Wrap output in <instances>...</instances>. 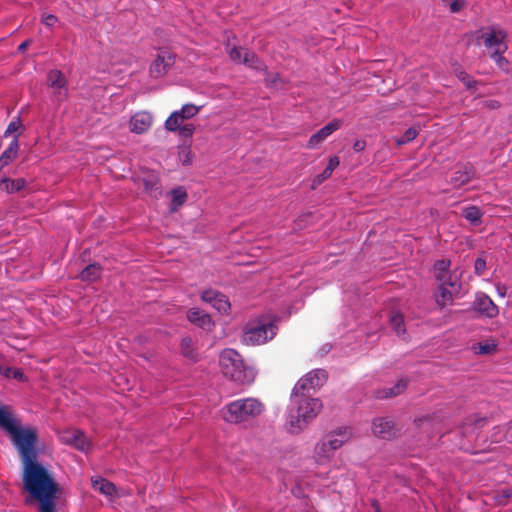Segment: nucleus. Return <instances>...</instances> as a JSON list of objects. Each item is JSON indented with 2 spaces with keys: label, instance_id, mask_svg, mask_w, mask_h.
Segmentation results:
<instances>
[{
  "label": "nucleus",
  "instance_id": "50",
  "mask_svg": "<svg viewBox=\"0 0 512 512\" xmlns=\"http://www.w3.org/2000/svg\"><path fill=\"white\" fill-rule=\"evenodd\" d=\"M5 369H8L9 371L7 372H2L1 375L5 376L6 378H11L12 377V371H13V368L11 367H5Z\"/></svg>",
  "mask_w": 512,
  "mask_h": 512
},
{
  "label": "nucleus",
  "instance_id": "46",
  "mask_svg": "<svg viewBox=\"0 0 512 512\" xmlns=\"http://www.w3.org/2000/svg\"><path fill=\"white\" fill-rule=\"evenodd\" d=\"M56 503L57 502L41 505L38 510L39 512H56Z\"/></svg>",
  "mask_w": 512,
  "mask_h": 512
},
{
  "label": "nucleus",
  "instance_id": "3",
  "mask_svg": "<svg viewBox=\"0 0 512 512\" xmlns=\"http://www.w3.org/2000/svg\"><path fill=\"white\" fill-rule=\"evenodd\" d=\"M0 429L5 431L11 439V442L19 452L20 450L37 444V432L32 427H22L20 422L13 416L9 405L0 403Z\"/></svg>",
  "mask_w": 512,
  "mask_h": 512
},
{
  "label": "nucleus",
  "instance_id": "4",
  "mask_svg": "<svg viewBox=\"0 0 512 512\" xmlns=\"http://www.w3.org/2000/svg\"><path fill=\"white\" fill-rule=\"evenodd\" d=\"M264 409L259 399L246 397L227 403L222 409V417L231 424H245L260 416Z\"/></svg>",
  "mask_w": 512,
  "mask_h": 512
},
{
  "label": "nucleus",
  "instance_id": "23",
  "mask_svg": "<svg viewBox=\"0 0 512 512\" xmlns=\"http://www.w3.org/2000/svg\"><path fill=\"white\" fill-rule=\"evenodd\" d=\"M309 381L310 379L308 378L307 374L300 378L295 384L291 395L296 394L299 397L314 398L313 394L315 391Z\"/></svg>",
  "mask_w": 512,
  "mask_h": 512
},
{
  "label": "nucleus",
  "instance_id": "53",
  "mask_svg": "<svg viewBox=\"0 0 512 512\" xmlns=\"http://www.w3.org/2000/svg\"><path fill=\"white\" fill-rule=\"evenodd\" d=\"M497 290H498V293L500 296H502V297L505 296V292H502L500 287H497Z\"/></svg>",
  "mask_w": 512,
  "mask_h": 512
},
{
  "label": "nucleus",
  "instance_id": "1",
  "mask_svg": "<svg viewBox=\"0 0 512 512\" xmlns=\"http://www.w3.org/2000/svg\"><path fill=\"white\" fill-rule=\"evenodd\" d=\"M23 462L22 483L28 493L26 503H39V506L57 502L59 485L52 472L37 460L36 444L19 451Z\"/></svg>",
  "mask_w": 512,
  "mask_h": 512
},
{
  "label": "nucleus",
  "instance_id": "40",
  "mask_svg": "<svg viewBox=\"0 0 512 512\" xmlns=\"http://www.w3.org/2000/svg\"><path fill=\"white\" fill-rule=\"evenodd\" d=\"M177 131L181 137L190 138L195 132V126L193 124H180Z\"/></svg>",
  "mask_w": 512,
  "mask_h": 512
},
{
  "label": "nucleus",
  "instance_id": "27",
  "mask_svg": "<svg viewBox=\"0 0 512 512\" xmlns=\"http://www.w3.org/2000/svg\"><path fill=\"white\" fill-rule=\"evenodd\" d=\"M307 376L310 379L309 383L315 392L326 383L328 378L327 372L324 369H314L308 372Z\"/></svg>",
  "mask_w": 512,
  "mask_h": 512
},
{
  "label": "nucleus",
  "instance_id": "49",
  "mask_svg": "<svg viewBox=\"0 0 512 512\" xmlns=\"http://www.w3.org/2000/svg\"><path fill=\"white\" fill-rule=\"evenodd\" d=\"M29 44H30V40H25V41H23V42L18 46V50H19L20 52H24V51L27 49V47L29 46Z\"/></svg>",
  "mask_w": 512,
  "mask_h": 512
},
{
  "label": "nucleus",
  "instance_id": "45",
  "mask_svg": "<svg viewBox=\"0 0 512 512\" xmlns=\"http://www.w3.org/2000/svg\"><path fill=\"white\" fill-rule=\"evenodd\" d=\"M465 2L463 0H452L450 4H448L451 12L457 13L461 11V9L464 7Z\"/></svg>",
  "mask_w": 512,
  "mask_h": 512
},
{
  "label": "nucleus",
  "instance_id": "51",
  "mask_svg": "<svg viewBox=\"0 0 512 512\" xmlns=\"http://www.w3.org/2000/svg\"><path fill=\"white\" fill-rule=\"evenodd\" d=\"M484 421H485V419H484V418H482V419H477V420L475 421V423H474V424H475V426H476V428L481 427V426H482V424L484 423Z\"/></svg>",
  "mask_w": 512,
  "mask_h": 512
},
{
  "label": "nucleus",
  "instance_id": "38",
  "mask_svg": "<svg viewBox=\"0 0 512 512\" xmlns=\"http://www.w3.org/2000/svg\"><path fill=\"white\" fill-rule=\"evenodd\" d=\"M246 49H242L239 47H231L227 49V53L229 55V58L236 62V63H242L243 62V54Z\"/></svg>",
  "mask_w": 512,
  "mask_h": 512
},
{
  "label": "nucleus",
  "instance_id": "10",
  "mask_svg": "<svg viewBox=\"0 0 512 512\" xmlns=\"http://www.w3.org/2000/svg\"><path fill=\"white\" fill-rule=\"evenodd\" d=\"M201 300L210 304L220 314L225 315L230 311L231 306L227 296L217 290H204L201 294Z\"/></svg>",
  "mask_w": 512,
  "mask_h": 512
},
{
  "label": "nucleus",
  "instance_id": "31",
  "mask_svg": "<svg viewBox=\"0 0 512 512\" xmlns=\"http://www.w3.org/2000/svg\"><path fill=\"white\" fill-rule=\"evenodd\" d=\"M172 201L170 205L171 211H176L182 206L187 199V192L183 187H176L171 191Z\"/></svg>",
  "mask_w": 512,
  "mask_h": 512
},
{
  "label": "nucleus",
  "instance_id": "32",
  "mask_svg": "<svg viewBox=\"0 0 512 512\" xmlns=\"http://www.w3.org/2000/svg\"><path fill=\"white\" fill-rule=\"evenodd\" d=\"M101 266L97 263L86 266L80 273V278L84 281H95L101 275Z\"/></svg>",
  "mask_w": 512,
  "mask_h": 512
},
{
  "label": "nucleus",
  "instance_id": "39",
  "mask_svg": "<svg viewBox=\"0 0 512 512\" xmlns=\"http://www.w3.org/2000/svg\"><path fill=\"white\" fill-rule=\"evenodd\" d=\"M22 127L20 117H15L7 126L4 136L7 137L15 132H17Z\"/></svg>",
  "mask_w": 512,
  "mask_h": 512
},
{
  "label": "nucleus",
  "instance_id": "28",
  "mask_svg": "<svg viewBox=\"0 0 512 512\" xmlns=\"http://www.w3.org/2000/svg\"><path fill=\"white\" fill-rule=\"evenodd\" d=\"M242 63L247 67L257 71H262L266 68L264 63L257 57V55L250 50L244 51Z\"/></svg>",
  "mask_w": 512,
  "mask_h": 512
},
{
  "label": "nucleus",
  "instance_id": "52",
  "mask_svg": "<svg viewBox=\"0 0 512 512\" xmlns=\"http://www.w3.org/2000/svg\"><path fill=\"white\" fill-rule=\"evenodd\" d=\"M9 371L8 369H5L4 366L0 365V374H2V372H7Z\"/></svg>",
  "mask_w": 512,
  "mask_h": 512
},
{
  "label": "nucleus",
  "instance_id": "8",
  "mask_svg": "<svg viewBox=\"0 0 512 512\" xmlns=\"http://www.w3.org/2000/svg\"><path fill=\"white\" fill-rule=\"evenodd\" d=\"M201 106L192 103L184 104L181 109L175 110L166 119L164 127L167 131L176 132L180 128V124H184L185 120L195 117L201 110Z\"/></svg>",
  "mask_w": 512,
  "mask_h": 512
},
{
  "label": "nucleus",
  "instance_id": "35",
  "mask_svg": "<svg viewBox=\"0 0 512 512\" xmlns=\"http://www.w3.org/2000/svg\"><path fill=\"white\" fill-rule=\"evenodd\" d=\"M390 324L393 327L396 334L400 337H404L406 330L404 327V318L400 313H392L390 315Z\"/></svg>",
  "mask_w": 512,
  "mask_h": 512
},
{
  "label": "nucleus",
  "instance_id": "7",
  "mask_svg": "<svg viewBox=\"0 0 512 512\" xmlns=\"http://www.w3.org/2000/svg\"><path fill=\"white\" fill-rule=\"evenodd\" d=\"M481 40L490 53V57L504 54L508 49L507 33L494 27L488 28L481 34Z\"/></svg>",
  "mask_w": 512,
  "mask_h": 512
},
{
  "label": "nucleus",
  "instance_id": "17",
  "mask_svg": "<svg viewBox=\"0 0 512 512\" xmlns=\"http://www.w3.org/2000/svg\"><path fill=\"white\" fill-rule=\"evenodd\" d=\"M475 175V168L471 164L458 166L450 178V184L454 188H460L469 183Z\"/></svg>",
  "mask_w": 512,
  "mask_h": 512
},
{
  "label": "nucleus",
  "instance_id": "34",
  "mask_svg": "<svg viewBox=\"0 0 512 512\" xmlns=\"http://www.w3.org/2000/svg\"><path fill=\"white\" fill-rule=\"evenodd\" d=\"M181 353L189 360L196 361L197 353L194 349L193 341L190 337H184L180 343Z\"/></svg>",
  "mask_w": 512,
  "mask_h": 512
},
{
  "label": "nucleus",
  "instance_id": "55",
  "mask_svg": "<svg viewBox=\"0 0 512 512\" xmlns=\"http://www.w3.org/2000/svg\"><path fill=\"white\" fill-rule=\"evenodd\" d=\"M5 167L4 165H2V163L0 162V170Z\"/></svg>",
  "mask_w": 512,
  "mask_h": 512
},
{
  "label": "nucleus",
  "instance_id": "19",
  "mask_svg": "<svg viewBox=\"0 0 512 512\" xmlns=\"http://www.w3.org/2000/svg\"><path fill=\"white\" fill-rule=\"evenodd\" d=\"M352 437V431L348 427H339L326 436L325 441L335 451L347 443Z\"/></svg>",
  "mask_w": 512,
  "mask_h": 512
},
{
  "label": "nucleus",
  "instance_id": "14",
  "mask_svg": "<svg viewBox=\"0 0 512 512\" xmlns=\"http://www.w3.org/2000/svg\"><path fill=\"white\" fill-rule=\"evenodd\" d=\"M372 431L376 437L390 440L395 437L397 429L390 418L379 417L373 420Z\"/></svg>",
  "mask_w": 512,
  "mask_h": 512
},
{
  "label": "nucleus",
  "instance_id": "26",
  "mask_svg": "<svg viewBox=\"0 0 512 512\" xmlns=\"http://www.w3.org/2000/svg\"><path fill=\"white\" fill-rule=\"evenodd\" d=\"M335 450L332 449L324 440L319 441L315 446V456L317 462L324 463L329 461L334 455Z\"/></svg>",
  "mask_w": 512,
  "mask_h": 512
},
{
  "label": "nucleus",
  "instance_id": "41",
  "mask_svg": "<svg viewBox=\"0 0 512 512\" xmlns=\"http://www.w3.org/2000/svg\"><path fill=\"white\" fill-rule=\"evenodd\" d=\"M458 79L467 87L473 88L475 86V81L464 71H460L458 73Z\"/></svg>",
  "mask_w": 512,
  "mask_h": 512
},
{
  "label": "nucleus",
  "instance_id": "48",
  "mask_svg": "<svg viewBox=\"0 0 512 512\" xmlns=\"http://www.w3.org/2000/svg\"><path fill=\"white\" fill-rule=\"evenodd\" d=\"M364 148H365L364 141L357 140L353 145V149L355 152H360V151L364 150Z\"/></svg>",
  "mask_w": 512,
  "mask_h": 512
},
{
  "label": "nucleus",
  "instance_id": "5",
  "mask_svg": "<svg viewBox=\"0 0 512 512\" xmlns=\"http://www.w3.org/2000/svg\"><path fill=\"white\" fill-rule=\"evenodd\" d=\"M220 366L225 377L241 384H251L256 376L252 367L245 366L241 355L234 349H224L220 353Z\"/></svg>",
  "mask_w": 512,
  "mask_h": 512
},
{
  "label": "nucleus",
  "instance_id": "9",
  "mask_svg": "<svg viewBox=\"0 0 512 512\" xmlns=\"http://www.w3.org/2000/svg\"><path fill=\"white\" fill-rule=\"evenodd\" d=\"M450 266L451 261L449 259L436 261L433 266L435 278L439 284L449 285L453 289L460 288V281L457 276L452 275Z\"/></svg>",
  "mask_w": 512,
  "mask_h": 512
},
{
  "label": "nucleus",
  "instance_id": "12",
  "mask_svg": "<svg viewBox=\"0 0 512 512\" xmlns=\"http://www.w3.org/2000/svg\"><path fill=\"white\" fill-rule=\"evenodd\" d=\"M47 82L53 89L58 101H62L67 97V80L60 70L54 69L49 71L47 75Z\"/></svg>",
  "mask_w": 512,
  "mask_h": 512
},
{
  "label": "nucleus",
  "instance_id": "37",
  "mask_svg": "<svg viewBox=\"0 0 512 512\" xmlns=\"http://www.w3.org/2000/svg\"><path fill=\"white\" fill-rule=\"evenodd\" d=\"M417 135H418V130L415 127H410L404 132L403 136H401L400 138H398L396 140V143L398 145L407 144V143L413 141L417 137Z\"/></svg>",
  "mask_w": 512,
  "mask_h": 512
},
{
  "label": "nucleus",
  "instance_id": "15",
  "mask_svg": "<svg viewBox=\"0 0 512 512\" xmlns=\"http://www.w3.org/2000/svg\"><path fill=\"white\" fill-rule=\"evenodd\" d=\"M175 57L168 51H161L150 65V74L153 78L164 75L168 68L174 64Z\"/></svg>",
  "mask_w": 512,
  "mask_h": 512
},
{
  "label": "nucleus",
  "instance_id": "42",
  "mask_svg": "<svg viewBox=\"0 0 512 512\" xmlns=\"http://www.w3.org/2000/svg\"><path fill=\"white\" fill-rule=\"evenodd\" d=\"M41 22L47 27H53L58 22V18L54 14H43Z\"/></svg>",
  "mask_w": 512,
  "mask_h": 512
},
{
  "label": "nucleus",
  "instance_id": "44",
  "mask_svg": "<svg viewBox=\"0 0 512 512\" xmlns=\"http://www.w3.org/2000/svg\"><path fill=\"white\" fill-rule=\"evenodd\" d=\"M486 269L485 259L478 257L474 262V271L476 275H482Z\"/></svg>",
  "mask_w": 512,
  "mask_h": 512
},
{
  "label": "nucleus",
  "instance_id": "54",
  "mask_svg": "<svg viewBox=\"0 0 512 512\" xmlns=\"http://www.w3.org/2000/svg\"><path fill=\"white\" fill-rule=\"evenodd\" d=\"M451 1H452V0H442V2H443L446 6H448V4H450V2H451Z\"/></svg>",
  "mask_w": 512,
  "mask_h": 512
},
{
  "label": "nucleus",
  "instance_id": "13",
  "mask_svg": "<svg viewBox=\"0 0 512 512\" xmlns=\"http://www.w3.org/2000/svg\"><path fill=\"white\" fill-rule=\"evenodd\" d=\"M153 116L147 111H139L133 114L129 121V130L134 134L146 133L153 124Z\"/></svg>",
  "mask_w": 512,
  "mask_h": 512
},
{
  "label": "nucleus",
  "instance_id": "43",
  "mask_svg": "<svg viewBox=\"0 0 512 512\" xmlns=\"http://www.w3.org/2000/svg\"><path fill=\"white\" fill-rule=\"evenodd\" d=\"M504 54H499L494 57H491L497 64V66L504 71L508 70L509 62L508 60L503 56Z\"/></svg>",
  "mask_w": 512,
  "mask_h": 512
},
{
  "label": "nucleus",
  "instance_id": "33",
  "mask_svg": "<svg viewBox=\"0 0 512 512\" xmlns=\"http://www.w3.org/2000/svg\"><path fill=\"white\" fill-rule=\"evenodd\" d=\"M463 217L473 225H479L481 223L482 212L477 206L465 207L462 211Z\"/></svg>",
  "mask_w": 512,
  "mask_h": 512
},
{
  "label": "nucleus",
  "instance_id": "47",
  "mask_svg": "<svg viewBox=\"0 0 512 512\" xmlns=\"http://www.w3.org/2000/svg\"><path fill=\"white\" fill-rule=\"evenodd\" d=\"M11 378H14V379L19 380V381H25L26 380V376L18 368H13L12 377Z\"/></svg>",
  "mask_w": 512,
  "mask_h": 512
},
{
  "label": "nucleus",
  "instance_id": "36",
  "mask_svg": "<svg viewBox=\"0 0 512 512\" xmlns=\"http://www.w3.org/2000/svg\"><path fill=\"white\" fill-rule=\"evenodd\" d=\"M473 349L478 354H490L496 350V344L493 341L479 342L473 345Z\"/></svg>",
  "mask_w": 512,
  "mask_h": 512
},
{
  "label": "nucleus",
  "instance_id": "30",
  "mask_svg": "<svg viewBox=\"0 0 512 512\" xmlns=\"http://www.w3.org/2000/svg\"><path fill=\"white\" fill-rule=\"evenodd\" d=\"M407 387V381L405 379H400L393 387L384 388L377 392L378 398H388L391 396H396L401 394Z\"/></svg>",
  "mask_w": 512,
  "mask_h": 512
},
{
  "label": "nucleus",
  "instance_id": "20",
  "mask_svg": "<svg viewBox=\"0 0 512 512\" xmlns=\"http://www.w3.org/2000/svg\"><path fill=\"white\" fill-rule=\"evenodd\" d=\"M187 319L194 325L204 329L210 330L214 323L209 314L200 310L199 308H191L187 312Z\"/></svg>",
  "mask_w": 512,
  "mask_h": 512
},
{
  "label": "nucleus",
  "instance_id": "29",
  "mask_svg": "<svg viewBox=\"0 0 512 512\" xmlns=\"http://www.w3.org/2000/svg\"><path fill=\"white\" fill-rule=\"evenodd\" d=\"M339 163H340V161L337 156L330 157L328 165L326 166V168L323 170L322 173L318 174L315 177L314 183L316 185H319L323 181H325L327 178H329L332 175L333 171L339 166Z\"/></svg>",
  "mask_w": 512,
  "mask_h": 512
},
{
  "label": "nucleus",
  "instance_id": "6",
  "mask_svg": "<svg viewBox=\"0 0 512 512\" xmlns=\"http://www.w3.org/2000/svg\"><path fill=\"white\" fill-rule=\"evenodd\" d=\"M277 329V325L272 321L249 323L244 331L243 342L251 345L264 344L276 335Z\"/></svg>",
  "mask_w": 512,
  "mask_h": 512
},
{
  "label": "nucleus",
  "instance_id": "18",
  "mask_svg": "<svg viewBox=\"0 0 512 512\" xmlns=\"http://www.w3.org/2000/svg\"><path fill=\"white\" fill-rule=\"evenodd\" d=\"M342 121L339 119H334L330 121L328 124L323 126L320 130L314 133L308 142L309 148H315L320 145L327 137H329L333 132L338 130L341 127Z\"/></svg>",
  "mask_w": 512,
  "mask_h": 512
},
{
  "label": "nucleus",
  "instance_id": "16",
  "mask_svg": "<svg viewBox=\"0 0 512 512\" xmlns=\"http://www.w3.org/2000/svg\"><path fill=\"white\" fill-rule=\"evenodd\" d=\"M475 311L487 318H494L498 315V307L494 304L492 299L484 294L478 293L473 303Z\"/></svg>",
  "mask_w": 512,
  "mask_h": 512
},
{
  "label": "nucleus",
  "instance_id": "22",
  "mask_svg": "<svg viewBox=\"0 0 512 512\" xmlns=\"http://www.w3.org/2000/svg\"><path fill=\"white\" fill-rule=\"evenodd\" d=\"M460 288L453 289L449 285L439 284L438 291L435 295L437 303L445 307L453 301V295L459 291Z\"/></svg>",
  "mask_w": 512,
  "mask_h": 512
},
{
  "label": "nucleus",
  "instance_id": "25",
  "mask_svg": "<svg viewBox=\"0 0 512 512\" xmlns=\"http://www.w3.org/2000/svg\"><path fill=\"white\" fill-rule=\"evenodd\" d=\"M25 186H26V181L23 178L10 179V178L4 177L0 180V187L8 194L19 192Z\"/></svg>",
  "mask_w": 512,
  "mask_h": 512
},
{
  "label": "nucleus",
  "instance_id": "2",
  "mask_svg": "<svg viewBox=\"0 0 512 512\" xmlns=\"http://www.w3.org/2000/svg\"><path fill=\"white\" fill-rule=\"evenodd\" d=\"M322 402L319 398L290 395L285 412V428L290 434L301 433L320 413Z\"/></svg>",
  "mask_w": 512,
  "mask_h": 512
},
{
  "label": "nucleus",
  "instance_id": "11",
  "mask_svg": "<svg viewBox=\"0 0 512 512\" xmlns=\"http://www.w3.org/2000/svg\"><path fill=\"white\" fill-rule=\"evenodd\" d=\"M60 440L81 452H86L90 448L89 441L80 430H66L60 434Z\"/></svg>",
  "mask_w": 512,
  "mask_h": 512
},
{
  "label": "nucleus",
  "instance_id": "21",
  "mask_svg": "<svg viewBox=\"0 0 512 512\" xmlns=\"http://www.w3.org/2000/svg\"><path fill=\"white\" fill-rule=\"evenodd\" d=\"M91 485L94 490L99 491L107 497H113L116 494V486L101 476L91 477Z\"/></svg>",
  "mask_w": 512,
  "mask_h": 512
},
{
  "label": "nucleus",
  "instance_id": "24",
  "mask_svg": "<svg viewBox=\"0 0 512 512\" xmlns=\"http://www.w3.org/2000/svg\"><path fill=\"white\" fill-rule=\"evenodd\" d=\"M18 137V134L14 135L13 140L11 141L9 146L0 155V162L2 163V165L6 166L14 159H16L19 149Z\"/></svg>",
  "mask_w": 512,
  "mask_h": 512
}]
</instances>
